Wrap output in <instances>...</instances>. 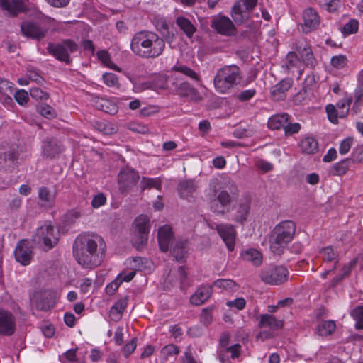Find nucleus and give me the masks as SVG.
<instances>
[{
	"mask_svg": "<svg viewBox=\"0 0 363 363\" xmlns=\"http://www.w3.org/2000/svg\"><path fill=\"white\" fill-rule=\"evenodd\" d=\"M95 105L98 109L111 115L118 111V107L114 103L103 98L97 99Z\"/></svg>",
	"mask_w": 363,
	"mask_h": 363,
	"instance_id": "nucleus-38",
	"label": "nucleus"
},
{
	"mask_svg": "<svg viewBox=\"0 0 363 363\" xmlns=\"http://www.w3.org/2000/svg\"><path fill=\"white\" fill-rule=\"evenodd\" d=\"M97 57L98 59L106 67L118 72L121 71V69L112 62L111 56L106 50H102L98 51Z\"/></svg>",
	"mask_w": 363,
	"mask_h": 363,
	"instance_id": "nucleus-44",
	"label": "nucleus"
},
{
	"mask_svg": "<svg viewBox=\"0 0 363 363\" xmlns=\"http://www.w3.org/2000/svg\"><path fill=\"white\" fill-rule=\"evenodd\" d=\"M94 127L106 135H111L116 132V128L112 124L105 121H94Z\"/></svg>",
	"mask_w": 363,
	"mask_h": 363,
	"instance_id": "nucleus-48",
	"label": "nucleus"
},
{
	"mask_svg": "<svg viewBox=\"0 0 363 363\" xmlns=\"http://www.w3.org/2000/svg\"><path fill=\"white\" fill-rule=\"evenodd\" d=\"M242 259L250 262L254 266L259 267L263 261L262 254L255 248H250L242 253Z\"/></svg>",
	"mask_w": 363,
	"mask_h": 363,
	"instance_id": "nucleus-33",
	"label": "nucleus"
},
{
	"mask_svg": "<svg viewBox=\"0 0 363 363\" xmlns=\"http://www.w3.org/2000/svg\"><path fill=\"white\" fill-rule=\"evenodd\" d=\"M294 47L301 55L303 62L307 67L314 68L318 65V61L314 57L311 47L304 38L296 40Z\"/></svg>",
	"mask_w": 363,
	"mask_h": 363,
	"instance_id": "nucleus-11",
	"label": "nucleus"
},
{
	"mask_svg": "<svg viewBox=\"0 0 363 363\" xmlns=\"http://www.w3.org/2000/svg\"><path fill=\"white\" fill-rule=\"evenodd\" d=\"M293 79L286 78L281 80L277 84L272 86L270 89V94L272 99L275 101L283 100L286 97V91L291 87Z\"/></svg>",
	"mask_w": 363,
	"mask_h": 363,
	"instance_id": "nucleus-20",
	"label": "nucleus"
},
{
	"mask_svg": "<svg viewBox=\"0 0 363 363\" xmlns=\"http://www.w3.org/2000/svg\"><path fill=\"white\" fill-rule=\"evenodd\" d=\"M140 186L142 190L152 188L160 190L162 188V183L159 178L143 177L140 182Z\"/></svg>",
	"mask_w": 363,
	"mask_h": 363,
	"instance_id": "nucleus-46",
	"label": "nucleus"
},
{
	"mask_svg": "<svg viewBox=\"0 0 363 363\" xmlns=\"http://www.w3.org/2000/svg\"><path fill=\"white\" fill-rule=\"evenodd\" d=\"M104 82L110 87H119V82L118 77L113 74L107 72L103 74Z\"/></svg>",
	"mask_w": 363,
	"mask_h": 363,
	"instance_id": "nucleus-56",
	"label": "nucleus"
},
{
	"mask_svg": "<svg viewBox=\"0 0 363 363\" xmlns=\"http://www.w3.org/2000/svg\"><path fill=\"white\" fill-rule=\"evenodd\" d=\"M139 179L138 172L129 167L123 168L118 174V182L122 191H126L128 189L135 186Z\"/></svg>",
	"mask_w": 363,
	"mask_h": 363,
	"instance_id": "nucleus-12",
	"label": "nucleus"
},
{
	"mask_svg": "<svg viewBox=\"0 0 363 363\" xmlns=\"http://www.w3.org/2000/svg\"><path fill=\"white\" fill-rule=\"evenodd\" d=\"M30 94L33 99L36 100H45L48 99L49 95L48 93L43 91L38 87H33L30 89Z\"/></svg>",
	"mask_w": 363,
	"mask_h": 363,
	"instance_id": "nucleus-63",
	"label": "nucleus"
},
{
	"mask_svg": "<svg viewBox=\"0 0 363 363\" xmlns=\"http://www.w3.org/2000/svg\"><path fill=\"white\" fill-rule=\"evenodd\" d=\"M0 7L12 16L26 11V6L23 0H0Z\"/></svg>",
	"mask_w": 363,
	"mask_h": 363,
	"instance_id": "nucleus-22",
	"label": "nucleus"
},
{
	"mask_svg": "<svg viewBox=\"0 0 363 363\" xmlns=\"http://www.w3.org/2000/svg\"><path fill=\"white\" fill-rule=\"evenodd\" d=\"M320 254L323 256V260L325 262L335 261V265L332 270L335 269L336 264L337 263V254L334 251L332 247L328 246L323 248L320 251Z\"/></svg>",
	"mask_w": 363,
	"mask_h": 363,
	"instance_id": "nucleus-49",
	"label": "nucleus"
},
{
	"mask_svg": "<svg viewBox=\"0 0 363 363\" xmlns=\"http://www.w3.org/2000/svg\"><path fill=\"white\" fill-rule=\"evenodd\" d=\"M213 285L228 291H235L238 289V285L232 279H219Z\"/></svg>",
	"mask_w": 363,
	"mask_h": 363,
	"instance_id": "nucleus-42",
	"label": "nucleus"
},
{
	"mask_svg": "<svg viewBox=\"0 0 363 363\" xmlns=\"http://www.w3.org/2000/svg\"><path fill=\"white\" fill-rule=\"evenodd\" d=\"M302 152L306 154H315L318 150V143L312 137H306L302 139L299 144Z\"/></svg>",
	"mask_w": 363,
	"mask_h": 363,
	"instance_id": "nucleus-36",
	"label": "nucleus"
},
{
	"mask_svg": "<svg viewBox=\"0 0 363 363\" xmlns=\"http://www.w3.org/2000/svg\"><path fill=\"white\" fill-rule=\"evenodd\" d=\"M36 236L39 242H43L47 250H50L58 242L60 232L50 223H45L37 229Z\"/></svg>",
	"mask_w": 363,
	"mask_h": 363,
	"instance_id": "nucleus-9",
	"label": "nucleus"
},
{
	"mask_svg": "<svg viewBox=\"0 0 363 363\" xmlns=\"http://www.w3.org/2000/svg\"><path fill=\"white\" fill-rule=\"evenodd\" d=\"M150 220L147 216H138L133 223L134 238L133 244L137 250H141L147 244L150 232Z\"/></svg>",
	"mask_w": 363,
	"mask_h": 363,
	"instance_id": "nucleus-7",
	"label": "nucleus"
},
{
	"mask_svg": "<svg viewBox=\"0 0 363 363\" xmlns=\"http://www.w3.org/2000/svg\"><path fill=\"white\" fill-rule=\"evenodd\" d=\"M347 57L345 55H340L333 56L331 58V65L337 69H342L347 65Z\"/></svg>",
	"mask_w": 363,
	"mask_h": 363,
	"instance_id": "nucleus-62",
	"label": "nucleus"
},
{
	"mask_svg": "<svg viewBox=\"0 0 363 363\" xmlns=\"http://www.w3.org/2000/svg\"><path fill=\"white\" fill-rule=\"evenodd\" d=\"M325 111L328 120L334 124H337L338 118H340V112L336 107L333 104H328L325 107Z\"/></svg>",
	"mask_w": 363,
	"mask_h": 363,
	"instance_id": "nucleus-53",
	"label": "nucleus"
},
{
	"mask_svg": "<svg viewBox=\"0 0 363 363\" xmlns=\"http://www.w3.org/2000/svg\"><path fill=\"white\" fill-rule=\"evenodd\" d=\"M16 260L23 266L28 265L33 257L32 247L27 240H21L18 243L14 250Z\"/></svg>",
	"mask_w": 363,
	"mask_h": 363,
	"instance_id": "nucleus-13",
	"label": "nucleus"
},
{
	"mask_svg": "<svg viewBox=\"0 0 363 363\" xmlns=\"http://www.w3.org/2000/svg\"><path fill=\"white\" fill-rule=\"evenodd\" d=\"M240 69L235 65H225L220 68L213 79L215 89L220 94H227L240 81Z\"/></svg>",
	"mask_w": 363,
	"mask_h": 363,
	"instance_id": "nucleus-5",
	"label": "nucleus"
},
{
	"mask_svg": "<svg viewBox=\"0 0 363 363\" xmlns=\"http://www.w3.org/2000/svg\"><path fill=\"white\" fill-rule=\"evenodd\" d=\"M176 24L189 39H191L196 32V27L186 17L179 16L176 19Z\"/></svg>",
	"mask_w": 363,
	"mask_h": 363,
	"instance_id": "nucleus-26",
	"label": "nucleus"
},
{
	"mask_svg": "<svg viewBox=\"0 0 363 363\" xmlns=\"http://www.w3.org/2000/svg\"><path fill=\"white\" fill-rule=\"evenodd\" d=\"M296 228L295 223L291 220L281 221L274 226L269 238V248L273 254L281 255L284 253L294 238Z\"/></svg>",
	"mask_w": 363,
	"mask_h": 363,
	"instance_id": "nucleus-4",
	"label": "nucleus"
},
{
	"mask_svg": "<svg viewBox=\"0 0 363 363\" xmlns=\"http://www.w3.org/2000/svg\"><path fill=\"white\" fill-rule=\"evenodd\" d=\"M106 245L100 236L81 234L74 241L72 253L75 260L84 268L99 266L105 257Z\"/></svg>",
	"mask_w": 363,
	"mask_h": 363,
	"instance_id": "nucleus-2",
	"label": "nucleus"
},
{
	"mask_svg": "<svg viewBox=\"0 0 363 363\" xmlns=\"http://www.w3.org/2000/svg\"><path fill=\"white\" fill-rule=\"evenodd\" d=\"M352 164H353L352 160H350V158L344 159L338 162L335 163L331 167L330 172L333 175H343L346 174Z\"/></svg>",
	"mask_w": 363,
	"mask_h": 363,
	"instance_id": "nucleus-37",
	"label": "nucleus"
},
{
	"mask_svg": "<svg viewBox=\"0 0 363 363\" xmlns=\"http://www.w3.org/2000/svg\"><path fill=\"white\" fill-rule=\"evenodd\" d=\"M258 325L259 328H269L272 330H278L282 328L283 321L277 320L272 315L264 314L260 315Z\"/></svg>",
	"mask_w": 363,
	"mask_h": 363,
	"instance_id": "nucleus-29",
	"label": "nucleus"
},
{
	"mask_svg": "<svg viewBox=\"0 0 363 363\" xmlns=\"http://www.w3.org/2000/svg\"><path fill=\"white\" fill-rule=\"evenodd\" d=\"M197 186L193 179H186L180 182L178 191L182 198L188 199L196 190Z\"/></svg>",
	"mask_w": 363,
	"mask_h": 363,
	"instance_id": "nucleus-31",
	"label": "nucleus"
},
{
	"mask_svg": "<svg viewBox=\"0 0 363 363\" xmlns=\"http://www.w3.org/2000/svg\"><path fill=\"white\" fill-rule=\"evenodd\" d=\"M128 298L127 296L119 299L110 309L109 313L111 319L118 321L127 307Z\"/></svg>",
	"mask_w": 363,
	"mask_h": 363,
	"instance_id": "nucleus-32",
	"label": "nucleus"
},
{
	"mask_svg": "<svg viewBox=\"0 0 363 363\" xmlns=\"http://www.w3.org/2000/svg\"><path fill=\"white\" fill-rule=\"evenodd\" d=\"M137 346V338L133 337L126 343L123 348V353L125 358H128L135 350Z\"/></svg>",
	"mask_w": 363,
	"mask_h": 363,
	"instance_id": "nucleus-61",
	"label": "nucleus"
},
{
	"mask_svg": "<svg viewBox=\"0 0 363 363\" xmlns=\"http://www.w3.org/2000/svg\"><path fill=\"white\" fill-rule=\"evenodd\" d=\"M18 159V153L13 147L0 150V168L12 172Z\"/></svg>",
	"mask_w": 363,
	"mask_h": 363,
	"instance_id": "nucleus-15",
	"label": "nucleus"
},
{
	"mask_svg": "<svg viewBox=\"0 0 363 363\" xmlns=\"http://www.w3.org/2000/svg\"><path fill=\"white\" fill-rule=\"evenodd\" d=\"M173 70L181 72L197 82H201L199 74L190 67L186 65L174 66Z\"/></svg>",
	"mask_w": 363,
	"mask_h": 363,
	"instance_id": "nucleus-47",
	"label": "nucleus"
},
{
	"mask_svg": "<svg viewBox=\"0 0 363 363\" xmlns=\"http://www.w3.org/2000/svg\"><path fill=\"white\" fill-rule=\"evenodd\" d=\"M79 45L71 39H65L57 43H50L47 47L48 52L52 55L56 60L70 65L72 58L70 55L77 52Z\"/></svg>",
	"mask_w": 363,
	"mask_h": 363,
	"instance_id": "nucleus-6",
	"label": "nucleus"
},
{
	"mask_svg": "<svg viewBox=\"0 0 363 363\" xmlns=\"http://www.w3.org/2000/svg\"><path fill=\"white\" fill-rule=\"evenodd\" d=\"M178 93L183 96H188L194 101L201 100L199 91L188 82H182L177 87Z\"/></svg>",
	"mask_w": 363,
	"mask_h": 363,
	"instance_id": "nucleus-28",
	"label": "nucleus"
},
{
	"mask_svg": "<svg viewBox=\"0 0 363 363\" xmlns=\"http://www.w3.org/2000/svg\"><path fill=\"white\" fill-rule=\"evenodd\" d=\"M186 253V242L184 240L177 242L172 250V255L177 261H182Z\"/></svg>",
	"mask_w": 363,
	"mask_h": 363,
	"instance_id": "nucleus-39",
	"label": "nucleus"
},
{
	"mask_svg": "<svg viewBox=\"0 0 363 363\" xmlns=\"http://www.w3.org/2000/svg\"><path fill=\"white\" fill-rule=\"evenodd\" d=\"M335 323L333 320L323 321L318 325L317 333L320 336H328L335 331Z\"/></svg>",
	"mask_w": 363,
	"mask_h": 363,
	"instance_id": "nucleus-43",
	"label": "nucleus"
},
{
	"mask_svg": "<svg viewBox=\"0 0 363 363\" xmlns=\"http://www.w3.org/2000/svg\"><path fill=\"white\" fill-rule=\"evenodd\" d=\"M350 160H352V163L363 162V145L358 146L354 148L352 152V157H350Z\"/></svg>",
	"mask_w": 363,
	"mask_h": 363,
	"instance_id": "nucleus-64",
	"label": "nucleus"
},
{
	"mask_svg": "<svg viewBox=\"0 0 363 363\" xmlns=\"http://www.w3.org/2000/svg\"><path fill=\"white\" fill-rule=\"evenodd\" d=\"M356 261L352 260L347 263V264L344 265V267L342 269V272L337 276L335 278L333 279V282L334 284H337L340 281H341L342 279H344L345 277H348L352 269V268L355 266Z\"/></svg>",
	"mask_w": 363,
	"mask_h": 363,
	"instance_id": "nucleus-50",
	"label": "nucleus"
},
{
	"mask_svg": "<svg viewBox=\"0 0 363 363\" xmlns=\"http://www.w3.org/2000/svg\"><path fill=\"white\" fill-rule=\"evenodd\" d=\"M158 243L162 252H167L172 241L173 233L169 225H163L158 230Z\"/></svg>",
	"mask_w": 363,
	"mask_h": 363,
	"instance_id": "nucleus-24",
	"label": "nucleus"
},
{
	"mask_svg": "<svg viewBox=\"0 0 363 363\" xmlns=\"http://www.w3.org/2000/svg\"><path fill=\"white\" fill-rule=\"evenodd\" d=\"M215 229L225 243L227 248L233 251L235 242V230L233 225L228 223L216 225Z\"/></svg>",
	"mask_w": 363,
	"mask_h": 363,
	"instance_id": "nucleus-16",
	"label": "nucleus"
},
{
	"mask_svg": "<svg viewBox=\"0 0 363 363\" xmlns=\"http://www.w3.org/2000/svg\"><path fill=\"white\" fill-rule=\"evenodd\" d=\"M38 199L41 206L51 208L55 199V194L46 186L38 189Z\"/></svg>",
	"mask_w": 363,
	"mask_h": 363,
	"instance_id": "nucleus-30",
	"label": "nucleus"
},
{
	"mask_svg": "<svg viewBox=\"0 0 363 363\" xmlns=\"http://www.w3.org/2000/svg\"><path fill=\"white\" fill-rule=\"evenodd\" d=\"M242 347L240 344H234L223 350L225 354L230 352V357L233 359L238 358L241 354Z\"/></svg>",
	"mask_w": 363,
	"mask_h": 363,
	"instance_id": "nucleus-59",
	"label": "nucleus"
},
{
	"mask_svg": "<svg viewBox=\"0 0 363 363\" xmlns=\"http://www.w3.org/2000/svg\"><path fill=\"white\" fill-rule=\"evenodd\" d=\"M26 74L30 80L36 82L38 84L42 85L45 82V79L40 75L39 71L35 68H28Z\"/></svg>",
	"mask_w": 363,
	"mask_h": 363,
	"instance_id": "nucleus-55",
	"label": "nucleus"
},
{
	"mask_svg": "<svg viewBox=\"0 0 363 363\" xmlns=\"http://www.w3.org/2000/svg\"><path fill=\"white\" fill-rule=\"evenodd\" d=\"M21 30L23 35L37 40L43 39L48 33V28L35 22L26 21L21 24Z\"/></svg>",
	"mask_w": 363,
	"mask_h": 363,
	"instance_id": "nucleus-14",
	"label": "nucleus"
},
{
	"mask_svg": "<svg viewBox=\"0 0 363 363\" xmlns=\"http://www.w3.org/2000/svg\"><path fill=\"white\" fill-rule=\"evenodd\" d=\"M13 84L8 80L0 78V97H6L9 101H11L10 95L13 94Z\"/></svg>",
	"mask_w": 363,
	"mask_h": 363,
	"instance_id": "nucleus-45",
	"label": "nucleus"
},
{
	"mask_svg": "<svg viewBox=\"0 0 363 363\" xmlns=\"http://www.w3.org/2000/svg\"><path fill=\"white\" fill-rule=\"evenodd\" d=\"M211 294V286H202L191 296V302L196 306L201 305L210 298Z\"/></svg>",
	"mask_w": 363,
	"mask_h": 363,
	"instance_id": "nucleus-27",
	"label": "nucleus"
},
{
	"mask_svg": "<svg viewBox=\"0 0 363 363\" xmlns=\"http://www.w3.org/2000/svg\"><path fill=\"white\" fill-rule=\"evenodd\" d=\"M352 102V97L347 96L342 99L336 104L335 107L340 112V118H343L347 116Z\"/></svg>",
	"mask_w": 363,
	"mask_h": 363,
	"instance_id": "nucleus-41",
	"label": "nucleus"
},
{
	"mask_svg": "<svg viewBox=\"0 0 363 363\" xmlns=\"http://www.w3.org/2000/svg\"><path fill=\"white\" fill-rule=\"evenodd\" d=\"M240 190L237 184L229 177L210 180L205 197L211 211L218 216H224L230 206L237 202Z\"/></svg>",
	"mask_w": 363,
	"mask_h": 363,
	"instance_id": "nucleus-1",
	"label": "nucleus"
},
{
	"mask_svg": "<svg viewBox=\"0 0 363 363\" xmlns=\"http://www.w3.org/2000/svg\"><path fill=\"white\" fill-rule=\"evenodd\" d=\"M39 113L45 118H52L55 116V111L50 106L43 104L38 107Z\"/></svg>",
	"mask_w": 363,
	"mask_h": 363,
	"instance_id": "nucleus-58",
	"label": "nucleus"
},
{
	"mask_svg": "<svg viewBox=\"0 0 363 363\" xmlns=\"http://www.w3.org/2000/svg\"><path fill=\"white\" fill-rule=\"evenodd\" d=\"M252 11L242 1H236L231 9V17L237 25L246 23L251 17Z\"/></svg>",
	"mask_w": 363,
	"mask_h": 363,
	"instance_id": "nucleus-18",
	"label": "nucleus"
},
{
	"mask_svg": "<svg viewBox=\"0 0 363 363\" xmlns=\"http://www.w3.org/2000/svg\"><path fill=\"white\" fill-rule=\"evenodd\" d=\"M42 150L43 156L48 159L54 158L62 151L60 146L54 141H44Z\"/></svg>",
	"mask_w": 363,
	"mask_h": 363,
	"instance_id": "nucleus-35",
	"label": "nucleus"
},
{
	"mask_svg": "<svg viewBox=\"0 0 363 363\" xmlns=\"http://www.w3.org/2000/svg\"><path fill=\"white\" fill-rule=\"evenodd\" d=\"M16 329L15 319L7 311L0 310V335H11Z\"/></svg>",
	"mask_w": 363,
	"mask_h": 363,
	"instance_id": "nucleus-19",
	"label": "nucleus"
},
{
	"mask_svg": "<svg viewBox=\"0 0 363 363\" xmlns=\"http://www.w3.org/2000/svg\"><path fill=\"white\" fill-rule=\"evenodd\" d=\"M164 48L165 41L163 38L150 30L137 32L130 43L131 51L144 59H154L160 56Z\"/></svg>",
	"mask_w": 363,
	"mask_h": 363,
	"instance_id": "nucleus-3",
	"label": "nucleus"
},
{
	"mask_svg": "<svg viewBox=\"0 0 363 363\" xmlns=\"http://www.w3.org/2000/svg\"><path fill=\"white\" fill-rule=\"evenodd\" d=\"M359 29V21L357 19L352 18L345 24L342 32L346 35L357 33Z\"/></svg>",
	"mask_w": 363,
	"mask_h": 363,
	"instance_id": "nucleus-51",
	"label": "nucleus"
},
{
	"mask_svg": "<svg viewBox=\"0 0 363 363\" xmlns=\"http://www.w3.org/2000/svg\"><path fill=\"white\" fill-rule=\"evenodd\" d=\"M82 216V213L77 209H72L69 211L64 217V221L67 225H71L79 218Z\"/></svg>",
	"mask_w": 363,
	"mask_h": 363,
	"instance_id": "nucleus-57",
	"label": "nucleus"
},
{
	"mask_svg": "<svg viewBox=\"0 0 363 363\" xmlns=\"http://www.w3.org/2000/svg\"><path fill=\"white\" fill-rule=\"evenodd\" d=\"M179 347L174 344H169L164 346L161 349L159 355L161 363L172 362L176 359L177 355L179 354Z\"/></svg>",
	"mask_w": 363,
	"mask_h": 363,
	"instance_id": "nucleus-25",
	"label": "nucleus"
},
{
	"mask_svg": "<svg viewBox=\"0 0 363 363\" xmlns=\"http://www.w3.org/2000/svg\"><path fill=\"white\" fill-rule=\"evenodd\" d=\"M301 65V60L295 52H289L286 57V60L282 67L288 71L294 68H298Z\"/></svg>",
	"mask_w": 363,
	"mask_h": 363,
	"instance_id": "nucleus-40",
	"label": "nucleus"
},
{
	"mask_svg": "<svg viewBox=\"0 0 363 363\" xmlns=\"http://www.w3.org/2000/svg\"><path fill=\"white\" fill-rule=\"evenodd\" d=\"M353 144V138L348 137L345 138L340 145L339 152L344 155L349 152Z\"/></svg>",
	"mask_w": 363,
	"mask_h": 363,
	"instance_id": "nucleus-60",
	"label": "nucleus"
},
{
	"mask_svg": "<svg viewBox=\"0 0 363 363\" xmlns=\"http://www.w3.org/2000/svg\"><path fill=\"white\" fill-rule=\"evenodd\" d=\"M157 29L162 32L163 36L166 38L167 41H172L174 38V34L170 33L169 31V25L166 22L165 20H161L158 22Z\"/></svg>",
	"mask_w": 363,
	"mask_h": 363,
	"instance_id": "nucleus-54",
	"label": "nucleus"
},
{
	"mask_svg": "<svg viewBox=\"0 0 363 363\" xmlns=\"http://www.w3.org/2000/svg\"><path fill=\"white\" fill-rule=\"evenodd\" d=\"M250 206L251 201L249 198L240 199L233 220L236 223H244L250 213Z\"/></svg>",
	"mask_w": 363,
	"mask_h": 363,
	"instance_id": "nucleus-23",
	"label": "nucleus"
},
{
	"mask_svg": "<svg viewBox=\"0 0 363 363\" xmlns=\"http://www.w3.org/2000/svg\"><path fill=\"white\" fill-rule=\"evenodd\" d=\"M351 316L355 320L357 329H363V306H357L352 310Z\"/></svg>",
	"mask_w": 363,
	"mask_h": 363,
	"instance_id": "nucleus-52",
	"label": "nucleus"
},
{
	"mask_svg": "<svg viewBox=\"0 0 363 363\" xmlns=\"http://www.w3.org/2000/svg\"><path fill=\"white\" fill-rule=\"evenodd\" d=\"M288 277L289 271L282 265L265 267L260 273L261 280L271 285L281 284L288 279Z\"/></svg>",
	"mask_w": 363,
	"mask_h": 363,
	"instance_id": "nucleus-8",
	"label": "nucleus"
},
{
	"mask_svg": "<svg viewBox=\"0 0 363 363\" xmlns=\"http://www.w3.org/2000/svg\"><path fill=\"white\" fill-rule=\"evenodd\" d=\"M211 26L218 33L225 36H233L237 33L233 22L225 16H215L211 21Z\"/></svg>",
	"mask_w": 363,
	"mask_h": 363,
	"instance_id": "nucleus-10",
	"label": "nucleus"
},
{
	"mask_svg": "<svg viewBox=\"0 0 363 363\" xmlns=\"http://www.w3.org/2000/svg\"><path fill=\"white\" fill-rule=\"evenodd\" d=\"M303 19L302 30L305 33H308L317 29L320 23V18L318 13L311 7L303 11Z\"/></svg>",
	"mask_w": 363,
	"mask_h": 363,
	"instance_id": "nucleus-17",
	"label": "nucleus"
},
{
	"mask_svg": "<svg viewBox=\"0 0 363 363\" xmlns=\"http://www.w3.org/2000/svg\"><path fill=\"white\" fill-rule=\"evenodd\" d=\"M289 119V116L287 113L274 115L269 118L267 125L269 128L272 130H279L281 128H284Z\"/></svg>",
	"mask_w": 363,
	"mask_h": 363,
	"instance_id": "nucleus-34",
	"label": "nucleus"
},
{
	"mask_svg": "<svg viewBox=\"0 0 363 363\" xmlns=\"http://www.w3.org/2000/svg\"><path fill=\"white\" fill-rule=\"evenodd\" d=\"M36 308L40 311H48L52 307L50 293L48 291H40L36 292L31 299Z\"/></svg>",
	"mask_w": 363,
	"mask_h": 363,
	"instance_id": "nucleus-21",
	"label": "nucleus"
}]
</instances>
